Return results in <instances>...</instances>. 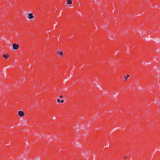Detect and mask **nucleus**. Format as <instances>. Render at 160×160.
Here are the masks:
<instances>
[{
	"label": "nucleus",
	"mask_w": 160,
	"mask_h": 160,
	"mask_svg": "<svg viewBox=\"0 0 160 160\" xmlns=\"http://www.w3.org/2000/svg\"><path fill=\"white\" fill-rule=\"evenodd\" d=\"M34 16L32 13H29L28 14V18L29 19H31L33 18Z\"/></svg>",
	"instance_id": "7ed1b4c3"
},
{
	"label": "nucleus",
	"mask_w": 160,
	"mask_h": 160,
	"mask_svg": "<svg viewBox=\"0 0 160 160\" xmlns=\"http://www.w3.org/2000/svg\"><path fill=\"white\" fill-rule=\"evenodd\" d=\"M57 102H58V103L60 102L61 100H60V99H57Z\"/></svg>",
	"instance_id": "6e6552de"
},
{
	"label": "nucleus",
	"mask_w": 160,
	"mask_h": 160,
	"mask_svg": "<svg viewBox=\"0 0 160 160\" xmlns=\"http://www.w3.org/2000/svg\"><path fill=\"white\" fill-rule=\"evenodd\" d=\"M18 115L20 117H22L25 114L23 111H20L18 112Z\"/></svg>",
	"instance_id": "f03ea898"
},
{
	"label": "nucleus",
	"mask_w": 160,
	"mask_h": 160,
	"mask_svg": "<svg viewBox=\"0 0 160 160\" xmlns=\"http://www.w3.org/2000/svg\"><path fill=\"white\" fill-rule=\"evenodd\" d=\"M67 3L68 4H72V1L71 0H67Z\"/></svg>",
	"instance_id": "423d86ee"
},
{
	"label": "nucleus",
	"mask_w": 160,
	"mask_h": 160,
	"mask_svg": "<svg viewBox=\"0 0 160 160\" xmlns=\"http://www.w3.org/2000/svg\"><path fill=\"white\" fill-rule=\"evenodd\" d=\"M64 102V101L63 100H61V101H60V102H61L62 103H63Z\"/></svg>",
	"instance_id": "1a4fd4ad"
},
{
	"label": "nucleus",
	"mask_w": 160,
	"mask_h": 160,
	"mask_svg": "<svg viewBox=\"0 0 160 160\" xmlns=\"http://www.w3.org/2000/svg\"><path fill=\"white\" fill-rule=\"evenodd\" d=\"M124 158L125 159L126 158V157H124Z\"/></svg>",
	"instance_id": "9b49d317"
},
{
	"label": "nucleus",
	"mask_w": 160,
	"mask_h": 160,
	"mask_svg": "<svg viewBox=\"0 0 160 160\" xmlns=\"http://www.w3.org/2000/svg\"><path fill=\"white\" fill-rule=\"evenodd\" d=\"M129 77V75H127L126 76L124 77V78H126V81L127 80V78H128Z\"/></svg>",
	"instance_id": "0eeeda50"
},
{
	"label": "nucleus",
	"mask_w": 160,
	"mask_h": 160,
	"mask_svg": "<svg viewBox=\"0 0 160 160\" xmlns=\"http://www.w3.org/2000/svg\"><path fill=\"white\" fill-rule=\"evenodd\" d=\"M59 98H62L63 97H62V95H60V96H59Z\"/></svg>",
	"instance_id": "9d476101"
},
{
	"label": "nucleus",
	"mask_w": 160,
	"mask_h": 160,
	"mask_svg": "<svg viewBox=\"0 0 160 160\" xmlns=\"http://www.w3.org/2000/svg\"><path fill=\"white\" fill-rule=\"evenodd\" d=\"M2 56H3V57L7 59L9 57V55L8 54H7V55L3 54L2 55Z\"/></svg>",
	"instance_id": "39448f33"
},
{
	"label": "nucleus",
	"mask_w": 160,
	"mask_h": 160,
	"mask_svg": "<svg viewBox=\"0 0 160 160\" xmlns=\"http://www.w3.org/2000/svg\"><path fill=\"white\" fill-rule=\"evenodd\" d=\"M57 54L59 55L62 56L63 55V53L62 52L58 51L57 52Z\"/></svg>",
	"instance_id": "20e7f679"
},
{
	"label": "nucleus",
	"mask_w": 160,
	"mask_h": 160,
	"mask_svg": "<svg viewBox=\"0 0 160 160\" xmlns=\"http://www.w3.org/2000/svg\"><path fill=\"white\" fill-rule=\"evenodd\" d=\"M12 48L14 50L18 49L19 47V45L18 44L14 43L12 44Z\"/></svg>",
	"instance_id": "f257e3e1"
}]
</instances>
